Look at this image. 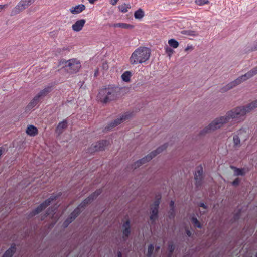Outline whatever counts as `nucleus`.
<instances>
[{
    "instance_id": "nucleus-46",
    "label": "nucleus",
    "mask_w": 257,
    "mask_h": 257,
    "mask_svg": "<svg viewBox=\"0 0 257 257\" xmlns=\"http://www.w3.org/2000/svg\"><path fill=\"white\" fill-rule=\"evenodd\" d=\"M199 206L205 209H207V206L203 202H200L199 204Z\"/></svg>"
},
{
    "instance_id": "nucleus-42",
    "label": "nucleus",
    "mask_w": 257,
    "mask_h": 257,
    "mask_svg": "<svg viewBox=\"0 0 257 257\" xmlns=\"http://www.w3.org/2000/svg\"><path fill=\"white\" fill-rule=\"evenodd\" d=\"M240 179L238 178H237L232 182V185L236 186L238 185Z\"/></svg>"
},
{
    "instance_id": "nucleus-5",
    "label": "nucleus",
    "mask_w": 257,
    "mask_h": 257,
    "mask_svg": "<svg viewBox=\"0 0 257 257\" xmlns=\"http://www.w3.org/2000/svg\"><path fill=\"white\" fill-rule=\"evenodd\" d=\"M257 74V66L251 69L250 70L248 71L246 73L242 75L233 81L230 82L234 88L236 86L239 85L242 82L247 80L248 79L253 77Z\"/></svg>"
},
{
    "instance_id": "nucleus-30",
    "label": "nucleus",
    "mask_w": 257,
    "mask_h": 257,
    "mask_svg": "<svg viewBox=\"0 0 257 257\" xmlns=\"http://www.w3.org/2000/svg\"><path fill=\"white\" fill-rule=\"evenodd\" d=\"M234 87H233L232 84L231 82L228 83L227 84H226L225 86L222 87L220 90V91L221 92V93H224V92H226L227 91H228V90L233 88Z\"/></svg>"
},
{
    "instance_id": "nucleus-3",
    "label": "nucleus",
    "mask_w": 257,
    "mask_h": 257,
    "mask_svg": "<svg viewBox=\"0 0 257 257\" xmlns=\"http://www.w3.org/2000/svg\"><path fill=\"white\" fill-rule=\"evenodd\" d=\"M118 97L117 89L113 87L105 88L100 90L97 96L98 100L104 104L115 100Z\"/></svg>"
},
{
    "instance_id": "nucleus-7",
    "label": "nucleus",
    "mask_w": 257,
    "mask_h": 257,
    "mask_svg": "<svg viewBox=\"0 0 257 257\" xmlns=\"http://www.w3.org/2000/svg\"><path fill=\"white\" fill-rule=\"evenodd\" d=\"M57 196H51L49 198L45 200L43 202L41 203L36 208L33 210L30 214V217L34 216L40 213L42 210L48 206L54 200H56Z\"/></svg>"
},
{
    "instance_id": "nucleus-58",
    "label": "nucleus",
    "mask_w": 257,
    "mask_h": 257,
    "mask_svg": "<svg viewBox=\"0 0 257 257\" xmlns=\"http://www.w3.org/2000/svg\"><path fill=\"white\" fill-rule=\"evenodd\" d=\"M160 248V247L159 246H158L157 249H159Z\"/></svg>"
},
{
    "instance_id": "nucleus-8",
    "label": "nucleus",
    "mask_w": 257,
    "mask_h": 257,
    "mask_svg": "<svg viewBox=\"0 0 257 257\" xmlns=\"http://www.w3.org/2000/svg\"><path fill=\"white\" fill-rule=\"evenodd\" d=\"M168 146V143H165L163 145L157 148L156 150L151 152L150 154H148L144 158L140 159V161L142 162V164L143 165L150 161L158 154L165 150L167 148Z\"/></svg>"
},
{
    "instance_id": "nucleus-22",
    "label": "nucleus",
    "mask_w": 257,
    "mask_h": 257,
    "mask_svg": "<svg viewBox=\"0 0 257 257\" xmlns=\"http://www.w3.org/2000/svg\"><path fill=\"white\" fill-rule=\"evenodd\" d=\"M39 100L40 99L36 96H35L27 106L26 110H30L32 109L37 104Z\"/></svg>"
},
{
    "instance_id": "nucleus-31",
    "label": "nucleus",
    "mask_w": 257,
    "mask_h": 257,
    "mask_svg": "<svg viewBox=\"0 0 257 257\" xmlns=\"http://www.w3.org/2000/svg\"><path fill=\"white\" fill-rule=\"evenodd\" d=\"M168 44L170 47H172L173 48H176L179 46L178 42L174 39H170L168 41Z\"/></svg>"
},
{
    "instance_id": "nucleus-26",
    "label": "nucleus",
    "mask_w": 257,
    "mask_h": 257,
    "mask_svg": "<svg viewBox=\"0 0 257 257\" xmlns=\"http://www.w3.org/2000/svg\"><path fill=\"white\" fill-rule=\"evenodd\" d=\"M181 33L182 34L191 36H197L198 35V34L196 31L191 30H183Z\"/></svg>"
},
{
    "instance_id": "nucleus-51",
    "label": "nucleus",
    "mask_w": 257,
    "mask_h": 257,
    "mask_svg": "<svg viewBox=\"0 0 257 257\" xmlns=\"http://www.w3.org/2000/svg\"><path fill=\"white\" fill-rule=\"evenodd\" d=\"M251 51H256L257 50V42L254 45V46L251 48Z\"/></svg>"
},
{
    "instance_id": "nucleus-48",
    "label": "nucleus",
    "mask_w": 257,
    "mask_h": 257,
    "mask_svg": "<svg viewBox=\"0 0 257 257\" xmlns=\"http://www.w3.org/2000/svg\"><path fill=\"white\" fill-rule=\"evenodd\" d=\"M193 49V47L192 45L188 46L185 49V51H187L188 50H192Z\"/></svg>"
},
{
    "instance_id": "nucleus-39",
    "label": "nucleus",
    "mask_w": 257,
    "mask_h": 257,
    "mask_svg": "<svg viewBox=\"0 0 257 257\" xmlns=\"http://www.w3.org/2000/svg\"><path fill=\"white\" fill-rule=\"evenodd\" d=\"M195 3L198 5L202 6L209 3V1L208 0H195Z\"/></svg>"
},
{
    "instance_id": "nucleus-12",
    "label": "nucleus",
    "mask_w": 257,
    "mask_h": 257,
    "mask_svg": "<svg viewBox=\"0 0 257 257\" xmlns=\"http://www.w3.org/2000/svg\"><path fill=\"white\" fill-rule=\"evenodd\" d=\"M81 209L79 207H77L70 214L69 217L64 222V225L66 227L67 225L71 223L81 213Z\"/></svg>"
},
{
    "instance_id": "nucleus-54",
    "label": "nucleus",
    "mask_w": 257,
    "mask_h": 257,
    "mask_svg": "<svg viewBox=\"0 0 257 257\" xmlns=\"http://www.w3.org/2000/svg\"><path fill=\"white\" fill-rule=\"evenodd\" d=\"M50 208H49L48 210L46 212V216H48L50 214Z\"/></svg>"
},
{
    "instance_id": "nucleus-6",
    "label": "nucleus",
    "mask_w": 257,
    "mask_h": 257,
    "mask_svg": "<svg viewBox=\"0 0 257 257\" xmlns=\"http://www.w3.org/2000/svg\"><path fill=\"white\" fill-rule=\"evenodd\" d=\"M35 0H21L18 4L12 10L10 15L15 16L27 9L32 4Z\"/></svg>"
},
{
    "instance_id": "nucleus-35",
    "label": "nucleus",
    "mask_w": 257,
    "mask_h": 257,
    "mask_svg": "<svg viewBox=\"0 0 257 257\" xmlns=\"http://www.w3.org/2000/svg\"><path fill=\"white\" fill-rule=\"evenodd\" d=\"M154 250V246L152 244H150L148 248L147 256L151 257L153 254Z\"/></svg>"
},
{
    "instance_id": "nucleus-57",
    "label": "nucleus",
    "mask_w": 257,
    "mask_h": 257,
    "mask_svg": "<svg viewBox=\"0 0 257 257\" xmlns=\"http://www.w3.org/2000/svg\"><path fill=\"white\" fill-rule=\"evenodd\" d=\"M2 153H3V149H2V148H0V157L1 156Z\"/></svg>"
},
{
    "instance_id": "nucleus-9",
    "label": "nucleus",
    "mask_w": 257,
    "mask_h": 257,
    "mask_svg": "<svg viewBox=\"0 0 257 257\" xmlns=\"http://www.w3.org/2000/svg\"><path fill=\"white\" fill-rule=\"evenodd\" d=\"M161 197L156 199L153 204L151 206V215L150 219L152 222V224L155 223L158 218V209L160 203Z\"/></svg>"
},
{
    "instance_id": "nucleus-16",
    "label": "nucleus",
    "mask_w": 257,
    "mask_h": 257,
    "mask_svg": "<svg viewBox=\"0 0 257 257\" xmlns=\"http://www.w3.org/2000/svg\"><path fill=\"white\" fill-rule=\"evenodd\" d=\"M52 87L51 86H48L41 90L36 96L41 99L46 96L52 90Z\"/></svg>"
},
{
    "instance_id": "nucleus-49",
    "label": "nucleus",
    "mask_w": 257,
    "mask_h": 257,
    "mask_svg": "<svg viewBox=\"0 0 257 257\" xmlns=\"http://www.w3.org/2000/svg\"><path fill=\"white\" fill-rule=\"evenodd\" d=\"M170 209H174V202L171 200L170 202Z\"/></svg>"
},
{
    "instance_id": "nucleus-34",
    "label": "nucleus",
    "mask_w": 257,
    "mask_h": 257,
    "mask_svg": "<svg viewBox=\"0 0 257 257\" xmlns=\"http://www.w3.org/2000/svg\"><path fill=\"white\" fill-rule=\"evenodd\" d=\"M102 191L100 189L97 190L94 193L91 194L90 196L93 200L101 193Z\"/></svg>"
},
{
    "instance_id": "nucleus-1",
    "label": "nucleus",
    "mask_w": 257,
    "mask_h": 257,
    "mask_svg": "<svg viewBox=\"0 0 257 257\" xmlns=\"http://www.w3.org/2000/svg\"><path fill=\"white\" fill-rule=\"evenodd\" d=\"M257 107V100L245 105L236 107L227 111L225 115L218 117L205 127L200 132L201 135H204L222 127L230 122L231 119H241L247 113Z\"/></svg>"
},
{
    "instance_id": "nucleus-33",
    "label": "nucleus",
    "mask_w": 257,
    "mask_h": 257,
    "mask_svg": "<svg viewBox=\"0 0 257 257\" xmlns=\"http://www.w3.org/2000/svg\"><path fill=\"white\" fill-rule=\"evenodd\" d=\"M234 175L235 176H243L244 175V173L243 172V170L242 169H239L236 167H234Z\"/></svg>"
},
{
    "instance_id": "nucleus-27",
    "label": "nucleus",
    "mask_w": 257,
    "mask_h": 257,
    "mask_svg": "<svg viewBox=\"0 0 257 257\" xmlns=\"http://www.w3.org/2000/svg\"><path fill=\"white\" fill-rule=\"evenodd\" d=\"M119 10L122 13H126L128 9L131 8V5L129 4H123L118 7Z\"/></svg>"
},
{
    "instance_id": "nucleus-44",
    "label": "nucleus",
    "mask_w": 257,
    "mask_h": 257,
    "mask_svg": "<svg viewBox=\"0 0 257 257\" xmlns=\"http://www.w3.org/2000/svg\"><path fill=\"white\" fill-rule=\"evenodd\" d=\"M240 217V213H236L234 215L233 219L234 221L238 220Z\"/></svg>"
},
{
    "instance_id": "nucleus-43",
    "label": "nucleus",
    "mask_w": 257,
    "mask_h": 257,
    "mask_svg": "<svg viewBox=\"0 0 257 257\" xmlns=\"http://www.w3.org/2000/svg\"><path fill=\"white\" fill-rule=\"evenodd\" d=\"M122 23H115L112 25H111V27H119L121 28Z\"/></svg>"
},
{
    "instance_id": "nucleus-28",
    "label": "nucleus",
    "mask_w": 257,
    "mask_h": 257,
    "mask_svg": "<svg viewBox=\"0 0 257 257\" xmlns=\"http://www.w3.org/2000/svg\"><path fill=\"white\" fill-rule=\"evenodd\" d=\"M92 201L93 199L89 196L87 198L84 199L83 201L78 207H79L80 209H81L82 208H84L87 204L90 203Z\"/></svg>"
},
{
    "instance_id": "nucleus-4",
    "label": "nucleus",
    "mask_w": 257,
    "mask_h": 257,
    "mask_svg": "<svg viewBox=\"0 0 257 257\" xmlns=\"http://www.w3.org/2000/svg\"><path fill=\"white\" fill-rule=\"evenodd\" d=\"M62 63L65 64L64 67L65 69L71 74L77 73L81 67L80 61L76 59H71L67 61L62 60Z\"/></svg>"
},
{
    "instance_id": "nucleus-40",
    "label": "nucleus",
    "mask_w": 257,
    "mask_h": 257,
    "mask_svg": "<svg viewBox=\"0 0 257 257\" xmlns=\"http://www.w3.org/2000/svg\"><path fill=\"white\" fill-rule=\"evenodd\" d=\"M142 165V162L140 161V160H139L134 163L132 167L134 169H136Z\"/></svg>"
},
{
    "instance_id": "nucleus-24",
    "label": "nucleus",
    "mask_w": 257,
    "mask_h": 257,
    "mask_svg": "<svg viewBox=\"0 0 257 257\" xmlns=\"http://www.w3.org/2000/svg\"><path fill=\"white\" fill-rule=\"evenodd\" d=\"M132 76V73L127 71L124 72L121 75V78L124 82H128L130 81V78Z\"/></svg>"
},
{
    "instance_id": "nucleus-15",
    "label": "nucleus",
    "mask_w": 257,
    "mask_h": 257,
    "mask_svg": "<svg viewBox=\"0 0 257 257\" xmlns=\"http://www.w3.org/2000/svg\"><path fill=\"white\" fill-rule=\"evenodd\" d=\"M85 22L86 21L84 19H80L76 21L72 26V30L75 32H79L82 29Z\"/></svg>"
},
{
    "instance_id": "nucleus-29",
    "label": "nucleus",
    "mask_w": 257,
    "mask_h": 257,
    "mask_svg": "<svg viewBox=\"0 0 257 257\" xmlns=\"http://www.w3.org/2000/svg\"><path fill=\"white\" fill-rule=\"evenodd\" d=\"M234 87H233L232 84L231 82L228 83L227 84H226L225 86L222 87L220 90V91L221 92V93H224V92H226L227 91H228V90L233 88Z\"/></svg>"
},
{
    "instance_id": "nucleus-37",
    "label": "nucleus",
    "mask_w": 257,
    "mask_h": 257,
    "mask_svg": "<svg viewBox=\"0 0 257 257\" xmlns=\"http://www.w3.org/2000/svg\"><path fill=\"white\" fill-rule=\"evenodd\" d=\"M134 28V26L130 24L122 23L121 28L125 29H132Z\"/></svg>"
},
{
    "instance_id": "nucleus-38",
    "label": "nucleus",
    "mask_w": 257,
    "mask_h": 257,
    "mask_svg": "<svg viewBox=\"0 0 257 257\" xmlns=\"http://www.w3.org/2000/svg\"><path fill=\"white\" fill-rule=\"evenodd\" d=\"M165 51L169 57H171V55L174 52V50L167 46L165 47Z\"/></svg>"
},
{
    "instance_id": "nucleus-21",
    "label": "nucleus",
    "mask_w": 257,
    "mask_h": 257,
    "mask_svg": "<svg viewBox=\"0 0 257 257\" xmlns=\"http://www.w3.org/2000/svg\"><path fill=\"white\" fill-rule=\"evenodd\" d=\"M26 133L31 136H35L38 134V130L34 125H30L26 130Z\"/></svg>"
},
{
    "instance_id": "nucleus-14",
    "label": "nucleus",
    "mask_w": 257,
    "mask_h": 257,
    "mask_svg": "<svg viewBox=\"0 0 257 257\" xmlns=\"http://www.w3.org/2000/svg\"><path fill=\"white\" fill-rule=\"evenodd\" d=\"M127 118L126 115H123L120 118H118L115 119L113 121L110 122L107 127H105V130H109L112 129V128L116 126L118 124H120L122 123L124 120H126Z\"/></svg>"
},
{
    "instance_id": "nucleus-41",
    "label": "nucleus",
    "mask_w": 257,
    "mask_h": 257,
    "mask_svg": "<svg viewBox=\"0 0 257 257\" xmlns=\"http://www.w3.org/2000/svg\"><path fill=\"white\" fill-rule=\"evenodd\" d=\"M169 217L170 218H172L175 216V209H170Z\"/></svg>"
},
{
    "instance_id": "nucleus-47",
    "label": "nucleus",
    "mask_w": 257,
    "mask_h": 257,
    "mask_svg": "<svg viewBox=\"0 0 257 257\" xmlns=\"http://www.w3.org/2000/svg\"><path fill=\"white\" fill-rule=\"evenodd\" d=\"M186 234L188 237H191L192 235L191 232L188 229H186Z\"/></svg>"
},
{
    "instance_id": "nucleus-19",
    "label": "nucleus",
    "mask_w": 257,
    "mask_h": 257,
    "mask_svg": "<svg viewBox=\"0 0 257 257\" xmlns=\"http://www.w3.org/2000/svg\"><path fill=\"white\" fill-rule=\"evenodd\" d=\"M16 251V245L15 244H13L11 247L5 251L3 257H12Z\"/></svg>"
},
{
    "instance_id": "nucleus-11",
    "label": "nucleus",
    "mask_w": 257,
    "mask_h": 257,
    "mask_svg": "<svg viewBox=\"0 0 257 257\" xmlns=\"http://www.w3.org/2000/svg\"><path fill=\"white\" fill-rule=\"evenodd\" d=\"M203 170L202 166L200 165L196 168V171L194 173V179L195 180V186L197 188L200 187L202 183Z\"/></svg>"
},
{
    "instance_id": "nucleus-13",
    "label": "nucleus",
    "mask_w": 257,
    "mask_h": 257,
    "mask_svg": "<svg viewBox=\"0 0 257 257\" xmlns=\"http://www.w3.org/2000/svg\"><path fill=\"white\" fill-rule=\"evenodd\" d=\"M122 238L126 240L131 233L130 221L129 220L126 221L122 226Z\"/></svg>"
},
{
    "instance_id": "nucleus-56",
    "label": "nucleus",
    "mask_w": 257,
    "mask_h": 257,
    "mask_svg": "<svg viewBox=\"0 0 257 257\" xmlns=\"http://www.w3.org/2000/svg\"><path fill=\"white\" fill-rule=\"evenodd\" d=\"M65 50H68L69 51V48H68V47H64L63 48V51H65Z\"/></svg>"
},
{
    "instance_id": "nucleus-52",
    "label": "nucleus",
    "mask_w": 257,
    "mask_h": 257,
    "mask_svg": "<svg viewBox=\"0 0 257 257\" xmlns=\"http://www.w3.org/2000/svg\"><path fill=\"white\" fill-rule=\"evenodd\" d=\"M118 0H111V4L112 5H115Z\"/></svg>"
},
{
    "instance_id": "nucleus-53",
    "label": "nucleus",
    "mask_w": 257,
    "mask_h": 257,
    "mask_svg": "<svg viewBox=\"0 0 257 257\" xmlns=\"http://www.w3.org/2000/svg\"><path fill=\"white\" fill-rule=\"evenodd\" d=\"M98 74V69H97L95 70V71L94 72V76L96 77L97 76Z\"/></svg>"
},
{
    "instance_id": "nucleus-59",
    "label": "nucleus",
    "mask_w": 257,
    "mask_h": 257,
    "mask_svg": "<svg viewBox=\"0 0 257 257\" xmlns=\"http://www.w3.org/2000/svg\"><path fill=\"white\" fill-rule=\"evenodd\" d=\"M256 257H257V252H256Z\"/></svg>"
},
{
    "instance_id": "nucleus-17",
    "label": "nucleus",
    "mask_w": 257,
    "mask_h": 257,
    "mask_svg": "<svg viewBox=\"0 0 257 257\" xmlns=\"http://www.w3.org/2000/svg\"><path fill=\"white\" fill-rule=\"evenodd\" d=\"M234 134L237 135L241 140L245 141L248 138V134L244 128H240Z\"/></svg>"
},
{
    "instance_id": "nucleus-50",
    "label": "nucleus",
    "mask_w": 257,
    "mask_h": 257,
    "mask_svg": "<svg viewBox=\"0 0 257 257\" xmlns=\"http://www.w3.org/2000/svg\"><path fill=\"white\" fill-rule=\"evenodd\" d=\"M8 4H5V5H0V10L6 8L8 7Z\"/></svg>"
},
{
    "instance_id": "nucleus-36",
    "label": "nucleus",
    "mask_w": 257,
    "mask_h": 257,
    "mask_svg": "<svg viewBox=\"0 0 257 257\" xmlns=\"http://www.w3.org/2000/svg\"><path fill=\"white\" fill-rule=\"evenodd\" d=\"M175 249V246L172 243L168 245L169 256L170 257Z\"/></svg>"
},
{
    "instance_id": "nucleus-18",
    "label": "nucleus",
    "mask_w": 257,
    "mask_h": 257,
    "mask_svg": "<svg viewBox=\"0 0 257 257\" xmlns=\"http://www.w3.org/2000/svg\"><path fill=\"white\" fill-rule=\"evenodd\" d=\"M86 8V7L83 4H79L75 7H72L70 9V12L73 14H77L83 11Z\"/></svg>"
},
{
    "instance_id": "nucleus-2",
    "label": "nucleus",
    "mask_w": 257,
    "mask_h": 257,
    "mask_svg": "<svg viewBox=\"0 0 257 257\" xmlns=\"http://www.w3.org/2000/svg\"><path fill=\"white\" fill-rule=\"evenodd\" d=\"M151 49L146 47H140L136 49L130 57V62L132 65L145 63L151 56Z\"/></svg>"
},
{
    "instance_id": "nucleus-10",
    "label": "nucleus",
    "mask_w": 257,
    "mask_h": 257,
    "mask_svg": "<svg viewBox=\"0 0 257 257\" xmlns=\"http://www.w3.org/2000/svg\"><path fill=\"white\" fill-rule=\"evenodd\" d=\"M109 142L107 140H102L92 144L89 148V151L91 153L96 151L105 150V147L108 145Z\"/></svg>"
},
{
    "instance_id": "nucleus-32",
    "label": "nucleus",
    "mask_w": 257,
    "mask_h": 257,
    "mask_svg": "<svg viewBox=\"0 0 257 257\" xmlns=\"http://www.w3.org/2000/svg\"><path fill=\"white\" fill-rule=\"evenodd\" d=\"M191 221L194 226H195L196 227H197L198 228H201L202 226H201L200 222L198 220V219L196 217H191Z\"/></svg>"
},
{
    "instance_id": "nucleus-20",
    "label": "nucleus",
    "mask_w": 257,
    "mask_h": 257,
    "mask_svg": "<svg viewBox=\"0 0 257 257\" xmlns=\"http://www.w3.org/2000/svg\"><path fill=\"white\" fill-rule=\"evenodd\" d=\"M67 127V121L66 120H64L58 123L56 127V132L57 133L60 135L63 132V129L66 128Z\"/></svg>"
},
{
    "instance_id": "nucleus-23",
    "label": "nucleus",
    "mask_w": 257,
    "mask_h": 257,
    "mask_svg": "<svg viewBox=\"0 0 257 257\" xmlns=\"http://www.w3.org/2000/svg\"><path fill=\"white\" fill-rule=\"evenodd\" d=\"M145 16V13L143 10L139 8L134 13V17L136 19L140 20L142 19Z\"/></svg>"
},
{
    "instance_id": "nucleus-55",
    "label": "nucleus",
    "mask_w": 257,
    "mask_h": 257,
    "mask_svg": "<svg viewBox=\"0 0 257 257\" xmlns=\"http://www.w3.org/2000/svg\"><path fill=\"white\" fill-rule=\"evenodd\" d=\"M117 256L118 257H122V253L120 251H118L117 252Z\"/></svg>"
},
{
    "instance_id": "nucleus-60",
    "label": "nucleus",
    "mask_w": 257,
    "mask_h": 257,
    "mask_svg": "<svg viewBox=\"0 0 257 257\" xmlns=\"http://www.w3.org/2000/svg\"><path fill=\"white\" fill-rule=\"evenodd\" d=\"M3 257V256H2Z\"/></svg>"
},
{
    "instance_id": "nucleus-45",
    "label": "nucleus",
    "mask_w": 257,
    "mask_h": 257,
    "mask_svg": "<svg viewBox=\"0 0 257 257\" xmlns=\"http://www.w3.org/2000/svg\"><path fill=\"white\" fill-rule=\"evenodd\" d=\"M108 65L107 63H103L102 65V68L103 69L107 70L108 69Z\"/></svg>"
},
{
    "instance_id": "nucleus-25",
    "label": "nucleus",
    "mask_w": 257,
    "mask_h": 257,
    "mask_svg": "<svg viewBox=\"0 0 257 257\" xmlns=\"http://www.w3.org/2000/svg\"><path fill=\"white\" fill-rule=\"evenodd\" d=\"M240 142L241 140L237 135L234 134L233 136V147L235 148L239 147L241 146Z\"/></svg>"
}]
</instances>
